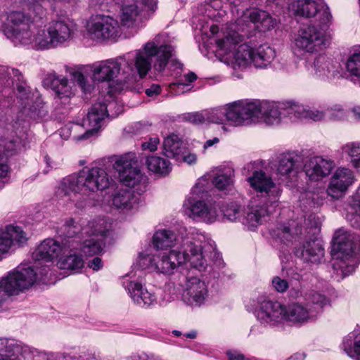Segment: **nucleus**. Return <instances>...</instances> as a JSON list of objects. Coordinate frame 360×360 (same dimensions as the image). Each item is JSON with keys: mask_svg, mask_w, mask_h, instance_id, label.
I'll list each match as a JSON object with an SVG mask.
<instances>
[{"mask_svg": "<svg viewBox=\"0 0 360 360\" xmlns=\"http://www.w3.org/2000/svg\"><path fill=\"white\" fill-rule=\"evenodd\" d=\"M281 108L286 110L288 115H293L296 117L305 118L306 117L307 109L295 103L288 102L283 104V106Z\"/></svg>", "mask_w": 360, "mask_h": 360, "instance_id": "nucleus-43", "label": "nucleus"}, {"mask_svg": "<svg viewBox=\"0 0 360 360\" xmlns=\"http://www.w3.org/2000/svg\"><path fill=\"white\" fill-rule=\"evenodd\" d=\"M248 181L251 187L257 192L274 197L279 194L277 186L271 177L262 170L255 171L252 176L248 178Z\"/></svg>", "mask_w": 360, "mask_h": 360, "instance_id": "nucleus-26", "label": "nucleus"}, {"mask_svg": "<svg viewBox=\"0 0 360 360\" xmlns=\"http://www.w3.org/2000/svg\"><path fill=\"white\" fill-rule=\"evenodd\" d=\"M343 150L351 158V162L354 167L360 168V144L348 143Z\"/></svg>", "mask_w": 360, "mask_h": 360, "instance_id": "nucleus-42", "label": "nucleus"}, {"mask_svg": "<svg viewBox=\"0 0 360 360\" xmlns=\"http://www.w3.org/2000/svg\"><path fill=\"white\" fill-rule=\"evenodd\" d=\"M205 110L184 113L181 115L182 120L193 125L206 124Z\"/></svg>", "mask_w": 360, "mask_h": 360, "instance_id": "nucleus-44", "label": "nucleus"}, {"mask_svg": "<svg viewBox=\"0 0 360 360\" xmlns=\"http://www.w3.org/2000/svg\"><path fill=\"white\" fill-rule=\"evenodd\" d=\"M88 267L92 269L94 271H98L103 267V262L100 257H96L89 261Z\"/></svg>", "mask_w": 360, "mask_h": 360, "instance_id": "nucleus-58", "label": "nucleus"}, {"mask_svg": "<svg viewBox=\"0 0 360 360\" xmlns=\"http://www.w3.org/2000/svg\"><path fill=\"white\" fill-rule=\"evenodd\" d=\"M191 212L194 217H198L207 223L214 222L217 217L216 205L202 200L196 201L191 205Z\"/></svg>", "mask_w": 360, "mask_h": 360, "instance_id": "nucleus-28", "label": "nucleus"}, {"mask_svg": "<svg viewBox=\"0 0 360 360\" xmlns=\"http://www.w3.org/2000/svg\"><path fill=\"white\" fill-rule=\"evenodd\" d=\"M141 296L134 294V302L141 307L150 306L155 300V295L149 292L146 289L142 292Z\"/></svg>", "mask_w": 360, "mask_h": 360, "instance_id": "nucleus-47", "label": "nucleus"}, {"mask_svg": "<svg viewBox=\"0 0 360 360\" xmlns=\"http://www.w3.org/2000/svg\"><path fill=\"white\" fill-rule=\"evenodd\" d=\"M124 288L128 291L131 299L134 300V294L141 297L142 292L144 291L145 288H143L142 283L139 281H124L123 282Z\"/></svg>", "mask_w": 360, "mask_h": 360, "instance_id": "nucleus-45", "label": "nucleus"}, {"mask_svg": "<svg viewBox=\"0 0 360 360\" xmlns=\"http://www.w3.org/2000/svg\"><path fill=\"white\" fill-rule=\"evenodd\" d=\"M219 142V139L217 137H214L212 139L207 140L203 146L204 149H207L212 147L213 145L217 144Z\"/></svg>", "mask_w": 360, "mask_h": 360, "instance_id": "nucleus-63", "label": "nucleus"}, {"mask_svg": "<svg viewBox=\"0 0 360 360\" xmlns=\"http://www.w3.org/2000/svg\"><path fill=\"white\" fill-rule=\"evenodd\" d=\"M353 179V174L349 169H338L330 179L328 194L333 198H340L352 184Z\"/></svg>", "mask_w": 360, "mask_h": 360, "instance_id": "nucleus-19", "label": "nucleus"}, {"mask_svg": "<svg viewBox=\"0 0 360 360\" xmlns=\"http://www.w3.org/2000/svg\"><path fill=\"white\" fill-rule=\"evenodd\" d=\"M227 355L229 360H244V356L236 352H228Z\"/></svg>", "mask_w": 360, "mask_h": 360, "instance_id": "nucleus-62", "label": "nucleus"}, {"mask_svg": "<svg viewBox=\"0 0 360 360\" xmlns=\"http://www.w3.org/2000/svg\"><path fill=\"white\" fill-rule=\"evenodd\" d=\"M272 285L274 289L279 292H284L289 287L288 281L278 276L272 279Z\"/></svg>", "mask_w": 360, "mask_h": 360, "instance_id": "nucleus-52", "label": "nucleus"}, {"mask_svg": "<svg viewBox=\"0 0 360 360\" xmlns=\"http://www.w3.org/2000/svg\"><path fill=\"white\" fill-rule=\"evenodd\" d=\"M133 164L131 160L123 161V169L120 170V180L124 186L134 188L141 195L146 189L148 177Z\"/></svg>", "mask_w": 360, "mask_h": 360, "instance_id": "nucleus-16", "label": "nucleus"}, {"mask_svg": "<svg viewBox=\"0 0 360 360\" xmlns=\"http://www.w3.org/2000/svg\"><path fill=\"white\" fill-rule=\"evenodd\" d=\"M84 94H91L95 83H107V94L112 96V59H106L89 65H79L68 70Z\"/></svg>", "mask_w": 360, "mask_h": 360, "instance_id": "nucleus-2", "label": "nucleus"}, {"mask_svg": "<svg viewBox=\"0 0 360 360\" xmlns=\"http://www.w3.org/2000/svg\"><path fill=\"white\" fill-rule=\"evenodd\" d=\"M181 248V251L172 250L154 255L150 259L152 265L162 274H172L177 266L186 261H189L194 268L204 266L205 258L200 246L186 241Z\"/></svg>", "mask_w": 360, "mask_h": 360, "instance_id": "nucleus-3", "label": "nucleus"}, {"mask_svg": "<svg viewBox=\"0 0 360 360\" xmlns=\"http://www.w3.org/2000/svg\"><path fill=\"white\" fill-rule=\"evenodd\" d=\"M275 51L268 45H261L254 50L253 64L257 68L266 67L274 58Z\"/></svg>", "mask_w": 360, "mask_h": 360, "instance_id": "nucleus-34", "label": "nucleus"}, {"mask_svg": "<svg viewBox=\"0 0 360 360\" xmlns=\"http://www.w3.org/2000/svg\"><path fill=\"white\" fill-rule=\"evenodd\" d=\"M207 288L205 282L196 277L187 280L183 298L189 304H200L205 300Z\"/></svg>", "mask_w": 360, "mask_h": 360, "instance_id": "nucleus-23", "label": "nucleus"}, {"mask_svg": "<svg viewBox=\"0 0 360 360\" xmlns=\"http://www.w3.org/2000/svg\"><path fill=\"white\" fill-rule=\"evenodd\" d=\"M183 78L184 82L182 81L177 84H174L173 85L174 86H176L177 87H180L181 86H188L190 83H192L197 79V75L194 72H190L188 74H185L183 76Z\"/></svg>", "mask_w": 360, "mask_h": 360, "instance_id": "nucleus-56", "label": "nucleus"}, {"mask_svg": "<svg viewBox=\"0 0 360 360\" xmlns=\"http://www.w3.org/2000/svg\"><path fill=\"white\" fill-rule=\"evenodd\" d=\"M127 65V63L125 61V60L122 58H116L114 60V70H117L118 72H120L121 69H122V67H125Z\"/></svg>", "mask_w": 360, "mask_h": 360, "instance_id": "nucleus-60", "label": "nucleus"}, {"mask_svg": "<svg viewBox=\"0 0 360 360\" xmlns=\"http://www.w3.org/2000/svg\"><path fill=\"white\" fill-rule=\"evenodd\" d=\"M160 143L158 137H151L148 141L143 142L141 145L143 150H149L150 152L155 151L158 148V145Z\"/></svg>", "mask_w": 360, "mask_h": 360, "instance_id": "nucleus-53", "label": "nucleus"}, {"mask_svg": "<svg viewBox=\"0 0 360 360\" xmlns=\"http://www.w3.org/2000/svg\"><path fill=\"white\" fill-rule=\"evenodd\" d=\"M256 313L261 323L270 325L284 321L302 323L311 318L309 311L300 304H292L285 307L278 302L269 300L260 303Z\"/></svg>", "mask_w": 360, "mask_h": 360, "instance_id": "nucleus-6", "label": "nucleus"}, {"mask_svg": "<svg viewBox=\"0 0 360 360\" xmlns=\"http://www.w3.org/2000/svg\"><path fill=\"white\" fill-rule=\"evenodd\" d=\"M74 27L72 21L68 18L53 20L43 28L36 29L32 45L37 50L62 46L72 39Z\"/></svg>", "mask_w": 360, "mask_h": 360, "instance_id": "nucleus-5", "label": "nucleus"}, {"mask_svg": "<svg viewBox=\"0 0 360 360\" xmlns=\"http://www.w3.org/2000/svg\"><path fill=\"white\" fill-rule=\"evenodd\" d=\"M233 56L239 66H246L250 63H253L254 49L248 44H243L239 46Z\"/></svg>", "mask_w": 360, "mask_h": 360, "instance_id": "nucleus-37", "label": "nucleus"}, {"mask_svg": "<svg viewBox=\"0 0 360 360\" xmlns=\"http://www.w3.org/2000/svg\"><path fill=\"white\" fill-rule=\"evenodd\" d=\"M324 117V113L319 110H307L305 118H310L314 121H319Z\"/></svg>", "mask_w": 360, "mask_h": 360, "instance_id": "nucleus-57", "label": "nucleus"}, {"mask_svg": "<svg viewBox=\"0 0 360 360\" xmlns=\"http://www.w3.org/2000/svg\"><path fill=\"white\" fill-rule=\"evenodd\" d=\"M112 157H106L94 167H85L78 173L64 178L60 184L56 195L58 197H68L72 193H86L96 192L108 188L110 182L108 176L112 167Z\"/></svg>", "mask_w": 360, "mask_h": 360, "instance_id": "nucleus-1", "label": "nucleus"}, {"mask_svg": "<svg viewBox=\"0 0 360 360\" xmlns=\"http://www.w3.org/2000/svg\"><path fill=\"white\" fill-rule=\"evenodd\" d=\"M304 300L307 305H315L314 309L317 312L328 302V300L324 295L314 290L306 292Z\"/></svg>", "mask_w": 360, "mask_h": 360, "instance_id": "nucleus-38", "label": "nucleus"}, {"mask_svg": "<svg viewBox=\"0 0 360 360\" xmlns=\"http://www.w3.org/2000/svg\"><path fill=\"white\" fill-rule=\"evenodd\" d=\"M261 24L264 28L269 29L271 23V18L262 11H252L224 28H222L221 38L217 40V46L226 51H230L234 46L242 42L248 36L250 24Z\"/></svg>", "mask_w": 360, "mask_h": 360, "instance_id": "nucleus-4", "label": "nucleus"}, {"mask_svg": "<svg viewBox=\"0 0 360 360\" xmlns=\"http://www.w3.org/2000/svg\"><path fill=\"white\" fill-rule=\"evenodd\" d=\"M225 4H229L232 9L236 8L237 14H239L240 11L243 13L245 1L244 0H226Z\"/></svg>", "mask_w": 360, "mask_h": 360, "instance_id": "nucleus-55", "label": "nucleus"}, {"mask_svg": "<svg viewBox=\"0 0 360 360\" xmlns=\"http://www.w3.org/2000/svg\"><path fill=\"white\" fill-rule=\"evenodd\" d=\"M112 18L109 15L97 14L91 16L87 30L93 38L99 40L110 39L112 36Z\"/></svg>", "mask_w": 360, "mask_h": 360, "instance_id": "nucleus-18", "label": "nucleus"}, {"mask_svg": "<svg viewBox=\"0 0 360 360\" xmlns=\"http://www.w3.org/2000/svg\"><path fill=\"white\" fill-rule=\"evenodd\" d=\"M82 231L73 219L65 221V224L58 230V235L61 237L60 243L64 249H78L79 237L78 233Z\"/></svg>", "mask_w": 360, "mask_h": 360, "instance_id": "nucleus-21", "label": "nucleus"}, {"mask_svg": "<svg viewBox=\"0 0 360 360\" xmlns=\"http://www.w3.org/2000/svg\"><path fill=\"white\" fill-rule=\"evenodd\" d=\"M268 217L269 212L266 205L251 206L247 211L243 223L250 226H257L258 224L265 221Z\"/></svg>", "mask_w": 360, "mask_h": 360, "instance_id": "nucleus-31", "label": "nucleus"}, {"mask_svg": "<svg viewBox=\"0 0 360 360\" xmlns=\"http://www.w3.org/2000/svg\"><path fill=\"white\" fill-rule=\"evenodd\" d=\"M244 124H249L253 118L264 117L271 124L278 123L281 112L280 108L269 101H243Z\"/></svg>", "mask_w": 360, "mask_h": 360, "instance_id": "nucleus-11", "label": "nucleus"}, {"mask_svg": "<svg viewBox=\"0 0 360 360\" xmlns=\"http://www.w3.org/2000/svg\"><path fill=\"white\" fill-rule=\"evenodd\" d=\"M295 254L305 262L320 263L324 257V249L319 241L310 239L305 241L300 248H296Z\"/></svg>", "mask_w": 360, "mask_h": 360, "instance_id": "nucleus-25", "label": "nucleus"}, {"mask_svg": "<svg viewBox=\"0 0 360 360\" xmlns=\"http://www.w3.org/2000/svg\"><path fill=\"white\" fill-rule=\"evenodd\" d=\"M146 165L149 170L158 174H167L171 169L169 162L158 156L148 157Z\"/></svg>", "mask_w": 360, "mask_h": 360, "instance_id": "nucleus-36", "label": "nucleus"}, {"mask_svg": "<svg viewBox=\"0 0 360 360\" xmlns=\"http://www.w3.org/2000/svg\"><path fill=\"white\" fill-rule=\"evenodd\" d=\"M353 112L355 115V117L358 120H360V107H355L353 109Z\"/></svg>", "mask_w": 360, "mask_h": 360, "instance_id": "nucleus-64", "label": "nucleus"}, {"mask_svg": "<svg viewBox=\"0 0 360 360\" xmlns=\"http://www.w3.org/2000/svg\"><path fill=\"white\" fill-rule=\"evenodd\" d=\"M29 10L35 13L34 17L42 20L45 15L44 6L50 3V0H27Z\"/></svg>", "mask_w": 360, "mask_h": 360, "instance_id": "nucleus-41", "label": "nucleus"}, {"mask_svg": "<svg viewBox=\"0 0 360 360\" xmlns=\"http://www.w3.org/2000/svg\"><path fill=\"white\" fill-rule=\"evenodd\" d=\"M176 237L174 233L169 230H159L153 238V243L157 249L171 248L174 245Z\"/></svg>", "mask_w": 360, "mask_h": 360, "instance_id": "nucleus-35", "label": "nucleus"}, {"mask_svg": "<svg viewBox=\"0 0 360 360\" xmlns=\"http://www.w3.org/2000/svg\"><path fill=\"white\" fill-rule=\"evenodd\" d=\"M231 183V178L225 174L217 175L213 180V184L219 190L226 189Z\"/></svg>", "mask_w": 360, "mask_h": 360, "instance_id": "nucleus-50", "label": "nucleus"}, {"mask_svg": "<svg viewBox=\"0 0 360 360\" xmlns=\"http://www.w3.org/2000/svg\"><path fill=\"white\" fill-rule=\"evenodd\" d=\"M18 266L28 267L31 270L33 271V272L36 275V279L34 281V283L37 281H41L43 282L45 281L46 278L47 277V276L50 271V266L48 265H41V266H39L38 265H35L34 266H31L28 264H20Z\"/></svg>", "mask_w": 360, "mask_h": 360, "instance_id": "nucleus-46", "label": "nucleus"}, {"mask_svg": "<svg viewBox=\"0 0 360 360\" xmlns=\"http://www.w3.org/2000/svg\"><path fill=\"white\" fill-rule=\"evenodd\" d=\"M142 6L154 12L157 8V0H133V3L123 4L118 17L120 25L129 28L142 23Z\"/></svg>", "mask_w": 360, "mask_h": 360, "instance_id": "nucleus-12", "label": "nucleus"}, {"mask_svg": "<svg viewBox=\"0 0 360 360\" xmlns=\"http://www.w3.org/2000/svg\"><path fill=\"white\" fill-rule=\"evenodd\" d=\"M224 0H211L206 8L207 16L216 21H219L226 15Z\"/></svg>", "mask_w": 360, "mask_h": 360, "instance_id": "nucleus-39", "label": "nucleus"}, {"mask_svg": "<svg viewBox=\"0 0 360 360\" xmlns=\"http://www.w3.org/2000/svg\"><path fill=\"white\" fill-rule=\"evenodd\" d=\"M221 210L224 216L231 221H236L241 217V208L236 202L224 204L221 205Z\"/></svg>", "mask_w": 360, "mask_h": 360, "instance_id": "nucleus-40", "label": "nucleus"}, {"mask_svg": "<svg viewBox=\"0 0 360 360\" xmlns=\"http://www.w3.org/2000/svg\"><path fill=\"white\" fill-rule=\"evenodd\" d=\"M180 160H183L184 162L188 164H192L195 162L196 156L194 154H188L185 155L183 151Z\"/></svg>", "mask_w": 360, "mask_h": 360, "instance_id": "nucleus-61", "label": "nucleus"}, {"mask_svg": "<svg viewBox=\"0 0 360 360\" xmlns=\"http://www.w3.org/2000/svg\"><path fill=\"white\" fill-rule=\"evenodd\" d=\"M333 167V161L316 156L306 162L304 170L310 179L316 181L328 176Z\"/></svg>", "mask_w": 360, "mask_h": 360, "instance_id": "nucleus-22", "label": "nucleus"}, {"mask_svg": "<svg viewBox=\"0 0 360 360\" xmlns=\"http://www.w3.org/2000/svg\"><path fill=\"white\" fill-rule=\"evenodd\" d=\"M51 87L57 97L64 103L75 95L73 86L63 76H53L51 81Z\"/></svg>", "mask_w": 360, "mask_h": 360, "instance_id": "nucleus-29", "label": "nucleus"}, {"mask_svg": "<svg viewBox=\"0 0 360 360\" xmlns=\"http://www.w3.org/2000/svg\"><path fill=\"white\" fill-rule=\"evenodd\" d=\"M89 226L92 228L91 231L82 229V232L89 235L82 245L79 244L81 251L86 256H94L102 252L105 247V238L110 234L112 223L105 218L98 219V221L90 222Z\"/></svg>", "mask_w": 360, "mask_h": 360, "instance_id": "nucleus-10", "label": "nucleus"}, {"mask_svg": "<svg viewBox=\"0 0 360 360\" xmlns=\"http://www.w3.org/2000/svg\"><path fill=\"white\" fill-rule=\"evenodd\" d=\"M345 351L351 357L356 360H360V332L354 335L353 347L349 349L345 347Z\"/></svg>", "mask_w": 360, "mask_h": 360, "instance_id": "nucleus-49", "label": "nucleus"}, {"mask_svg": "<svg viewBox=\"0 0 360 360\" xmlns=\"http://www.w3.org/2000/svg\"><path fill=\"white\" fill-rule=\"evenodd\" d=\"M184 150L182 141L177 135L171 134L165 139L163 153L167 157L180 160Z\"/></svg>", "mask_w": 360, "mask_h": 360, "instance_id": "nucleus-30", "label": "nucleus"}, {"mask_svg": "<svg viewBox=\"0 0 360 360\" xmlns=\"http://www.w3.org/2000/svg\"><path fill=\"white\" fill-rule=\"evenodd\" d=\"M271 234L276 236L284 243L290 240L292 238V233L289 227L284 225H280L276 229L272 230Z\"/></svg>", "mask_w": 360, "mask_h": 360, "instance_id": "nucleus-48", "label": "nucleus"}, {"mask_svg": "<svg viewBox=\"0 0 360 360\" xmlns=\"http://www.w3.org/2000/svg\"><path fill=\"white\" fill-rule=\"evenodd\" d=\"M37 22L34 16L32 18L22 11H12L3 25V32L15 44H32Z\"/></svg>", "mask_w": 360, "mask_h": 360, "instance_id": "nucleus-8", "label": "nucleus"}, {"mask_svg": "<svg viewBox=\"0 0 360 360\" xmlns=\"http://www.w3.org/2000/svg\"><path fill=\"white\" fill-rule=\"evenodd\" d=\"M331 120H340L344 117L345 111L340 105H335L328 108L325 112Z\"/></svg>", "mask_w": 360, "mask_h": 360, "instance_id": "nucleus-51", "label": "nucleus"}, {"mask_svg": "<svg viewBox=\"0 0 360 360\" xmlns=\"http://www.w3.org/2000/svg\"><path fill=\"white\" fill-rule=\"evenodd\" d=\"M330 62L329 61H325L324 63H322L320 59L317 60L316 62L314 63V66L318 68H321V70H319V75H324L326 77H329L331 70L330 69Z\"/></svg>", "mask_w": 360, "mask_h": 360, "instance_id": "nucleus-54", "label": "nucleus"}, {"mask_svg": "<svg viewBox=\"0 0 360 360\" xmlns=\"http://www.w3.org/2000/svg\"><path fill=\"white\" fill-rule=\"evenodd\" d=\"M243 101L228 105L225 108L205 110L206 123L222 124L227 120L236 126L244 124Z\"/></svg>", "mask_w": 360, "mask_h": 360, "instance_id": "nucleus-13", "label": "nucleus"}, {"mask_svg": "<svg viewBox=\"0 0 360 360\" xmlns=\"http://www.w3.org/2000/svg\"><path fill=\"white\" fill-rule=\"evenodd\" d=\"M30 355V348L13 338H0V359L21 360Z\"/></svg>", "mask_w": 360, "mask_h": 360, "instance_id": "nucleus-20", "label": "nucleus"}, {"mask_svg": "<svg viewBox=\"0 0 360 360\" xmlns=\"http://www.w3.org/2000/svg\"><path fill=\"white\" fill-rule=\"evenodd\" d=\"M76 249H65L58 262L60 269H67L75 273L79 272L84 266L83 257L75 252Z\"/></svg>", "mask_w": 360, "mask_h": 360, "instance_id": "nucleus-27", "label": "nucleus"}, {"mask_svg": "<svg viewBox=\"0 0 360 360\" xmlns=\"http://www.w3.org/2000/svg\"><path fill=\"white\" fill-rule=\"evenodd\" d=\"M65 250L60 242L47 238L37 247L32 254V257L37 262H52L58 257L60 252Z\"/></svg>", "mask_w": 360, "mask_h": 360, "instance_id": "nucleus-24", "label": "nucleus"}, {"mask_svg": "<svg viewBox=\"0 0 360 360\" xmlns=\"http://www.w3.org/2000/svg\"><path fill=\"white\" fill-rule=\"evenodd\" d=\"M354 237L347 231L339 229L335 231L333 238L332 255L336 258L335 268L340 269L343 276H348L354 271V265L347 263L352 256L354 250Z\"/></svg>", "mask_w": 360, "mask_h": 360, "instance_id": "nucleus-9", "label": "nucleus"}, {"mask_svg": "<svg viewBox=\"0 0 360 360\" xmlns=\"http://www.w3.org/2000/svg\"><path fill=\"white\" fill-rule=\"evenodd\" d=\"M137 201L138 198L129 189H122L114 194V207L117 209L129 210Z\"/></svg>", "mask_w": 360, "mask_h": 360, "instance_id": "nucleus-33", "label": "nucleus"}, {"mask_svg": "<svg viewBox=\"0 0 360 360\" xmlns=\"http://www.w3.org/2000/svg\"><path fill=\"white\" fill-rule=\"evenodd\" d=\"M109 119L107 104L105 102H97L89 109L84 124L89 127L84 134L78 136V140L89 139L103 127Z\"/></svg>", "mask_w": 360, "mask_h": 360, "instance_id": "nucleus-17", "label": "nucleus"}, {"mask_svg": "<svg viewBox=\"0 0 360 360\" xmlns=\"http://www.w3.org/2000/svg\"><path fill=\"white\" fill-rule=\"evenodd\" d=\"M161 87L158 84H153L150 86V88L146 89L145 91L146 94L148 96H154L160 93Z\"/></svg>", "mask_w": 360, "mask_h": 360, "instance_id": "nucleus-59", "label": "nucleus"}, {"mask_svg": "<svg viewBox=\"0 0 360 360\" xmlns=\"http://www.w3.org/2000/svg\"><path fill=\"white\" fill-rule=\"evenodd\" d=\"M292 7L297 15L311 18L319 15L320 23L323 25H327L332 20L329 8L323 3H317L314 0H297L292 4Z\"/></svg>", "mask_w": 360, "mask_h": 360, "instance_id": "nucleus-15", "label": "nucleus"}, {"mask_svg": "<svg viewBox=\"0 0 360 360\" xmlns=\"http://www.w3.org/2000/svg\"><path fill=\"white\" fill-rule=\"evenodd\" d=\"M298 158L291 154L281 156L278 165V172L281 175L295 176L300 169Z\"/></svg>", "mask_w": 360, "mask_h": 360, "instance_id": "nucleus-32", "label": "nucleus"}, {"mask_svg": "<svg viewBox=\"0 0 360 360\" xmlns=\"http://www.w3.org/2000/svg\"><path fill=\"white\" fill-rule=\"evenodd\" d=\"M325 41V34L321 29L309 25L299 30L295 45L306 52L314 53L323 49Z\"/></svg>", "mask_w": 360, "mask_h": 360, "instance_id": "nucleus-14", "label": "nucleus"}, {"mask_svg": "<svg viewBox=\"0 0 360 360\" xmlns=\"http://www.w3.org/2000/svg\"><path fill=\"white\" fill-rule=\"evenodd\" d=\"M174 49L170 45L158 46L155 41L147 42L143 50L136 51L134 67L141 78L146 76L152 67V58L157 56L154 70L162 72L165 70Z\"/></svg>", "mask_w": 360, "mask_h": 360, "instance_id": "nucleus-7", "label": "nucleus"}]
</instances>
